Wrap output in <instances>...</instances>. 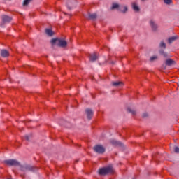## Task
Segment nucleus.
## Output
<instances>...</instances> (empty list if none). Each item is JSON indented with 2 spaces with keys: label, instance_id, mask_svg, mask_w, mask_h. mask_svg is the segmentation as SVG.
<instances>
[{
  "label": "nucleus",
  "instance_id": "24",
  "mask_svg": "<svg viewBox=\"0 0 179 179\" xmlns=\"http://www.w3.org/2000/svg\"><path fill=\"white\" fill-rule=\"evenodd\" d=\"M159 46L161 47V48H166V44L163 41L160 43Z\"/></svg>",
  "mask_w": 179,
  "mask_h": 179
},
{
  "label": "nucleus",
  "instance_id": "17",
  "mask_svg": "<svg viewBox=\"0 0 179 179\" xmlns=\"http://www.w3.org/2000/svg\"><path fill=\"white\" fill-rule=\"evenodd\" d=\"M114 9H120V5L115 3H113L112 4V7L110 8V10H114Z\"/></svg>",
  "mask_w": 179,
  "mask_h": 179
},
{
  "label": "nucleus",
  "instance_id": "23",
  "mask_svg": "<svg viewBox=\"0 0 179 179\" xmlns=\"http://www.w3.org/2000/svg\"><path fill=\"white\" fill-rule=\"evenodd\" d=\"M164 3H166V5H170L171 2H173V0H164Z\"/></svg>",
  "mask_w": 179,
  "mask_h": 179
},
{
  "label": "nucleus",
  "instance_id": "27",
  "mask_svg": "<svg viewBox=\"0 0 179 179\" xmlns=\"http://www.w3.org/2000/svg\"><path fill=\"white\" fill-rule=\"evenodd\" d=\"M29 136H25V139H26V141H29Z\"/></svg>",
  "mask_w": 179,
  "mask_h": 179
},
{
  "label": "nucleus",
  "instance_id": "5",
  "mask_svg": "<svg viewBox=\"0 0 179 179\" xmlns=\"http://www.w3.org/2000/svg\"><path fill=\"white\" fill-rule=\"evenodd\" d=\"M12 17H10L8 15H2V21L3 23H10L12 22Z\"/></svg>",
  "mask_w": 179,
  "mask_h": 179
},
{
  "label": "nucleus",
  "instance_id": "18",
  "mask_svg": "<svg viewBox=\"0 0 179 179\" xmlns=\"http://www.w3.org/2000/svg\"><path fill=\"white\" fill-rule=\"evenodd\" d=\"M151 29L155 31L156 29H157V26L156 25V23H151L150 24Z\"/></svg>",
  "mask_w": 179,
  "mask_h": 179
},
{
  "label": "nucleus",
  "instance_id": "3",
  "mask_svg": "<svg viewBox=\"0 0 179 179\" xmlns=\"http://www.w3.org/2000/svg\"><path fill=\"white\" fill-rule=\"evenodd\" d=\"M4 164L7 166H20V163L16 159H8L4 161Z\"/></svg>",
  "mask_w": 179,
  "mask_h": 179
},
{
  "label": "nucleus",
  "instance_id": "9",
  "mask_svg": "<svg viewBox=\"0 0 179 179\" xmlns=\"http://www.w3.org/2000/svg\"><path fill=\"white\" fill-rule=\"evenodd\" d=\"M166 65H167L168 66H171L173 65H174L175 62L174 60L171 59H167L165 62Z\"/></svg>",
  "mask_w": 179,
  "mask_h": 179
},
{
  "label": "nucleus",
  "instance_id": "16",
  "mask_svg": "<svg viewBox=\"0 0 179 179\" xmlns=\"http://www.w3.org/2000/svg\"><path fill=\"white\" fill-rule=\"evenodd\" d=\"M178 38V36H171L168 39L169 44H171V43H173V41H176Z\"/></svg>",
  "mask_w": 179,
  "mask_h": 179
},
{
  "label": "nucleus",
  "instance_id": "26",
  "mask_svg": "<svg viewBox=\"0 0 179 179\" xmlns=\"http://www.w3.org/2000/svg\"><path fill=\"white\" fill-rule=\"evenodd\" d=\"M174 150H175L176 153H179V148L178 147H175Z\"/></svg>",
  "mask_w": 179,
  "mask_h": 179
},
{
  "label": "nucleus",
  "instance_id": "6",
  "mask_svg": "<svg viewBox=\"0 0 179 179\" xmlns=\"http://www.w3.org/2000/svg\"><path fill=\"white\" fill-rule=\"evenodd\" d=\"M112 85L115 86V87H122V86H124V83L121 81H113L112 82Z\"/></svg>",
  "mask_w": 179,
  "mask_h": 179
},
{
  "label": "nucleus",
  "instance_id": "13",
  "mask_svg": "<svg viewBox=\"0 0 179 179\" xmlns=\"http://www.w3.org/2000/svg\"><path fill=\"white\" fill-rule=\"evenodd\" d=\"M132 8L134 12H139L141 10V8H139V6H138V4L136 3H132Z\"/></svg>",
  "mask_w": 179,
  "mask_h": 179
},
{
  "label": "nucleus",
  "instance_id": "20",
  "mask_svg": "<svg viewBox=\"0 0 179 179\" xmlns=\"http://www.w3.org/2000/svg\"><path fill=\"white\" fill-rule=\"evenodd\" d=\"M30 2H31V0H24L23 6H27Z\"/></svg>",
  "mask_w": 179,
  "mask_h": 179
},
{
  "label": "nucleus",
  "instance_id": "2",
  "mask_svg": "<svg viewBox=\"0 0 179 179\" xmlns=\"http://www.w3.org/2000/svg\"><path fill=\"white\" fill-rule=\"evenodd\" d=\"M52 44H57V45H59V47H66V45L68 44L65 40L64 39H58L55 38L51 41Z\"/></svg>",
  "mask_w": 179,
  "mask_h": 179
},
{
  "label": "nucleus",
  "instance_id": "14",
  "mask_svg": "<svg viewBox=\"0 0 179 179\" xmlns=\"http://www.w3.org/2000/svg\"><path fill=\"white\" fill-rule=\"evenodd\" d=\"M22 171H26L27 170H30L31 171H34L33 166H22Z\"/></svg>",
  "mask_w": 179,
  "mask_h": 179
},
{
  "label": "nucleus",
  "instance_id": "19",
  "mask_svg": "<svg viewBox=\"0 0 179 179\" xmlns=\"http://www.w3.org/2000/svg\"><path fill=\"white\" fill-rule=\"evenodd\" d=\"M159 53L161 54V55H163V57H164L165 58H167V57H169V55H167V53L163 50H160Z\"/></svg>",
  "mask_w": 179,
  "mask_h": 179
},
{
  "label": "nucleus",
  "instance_id": "30",
  "mask_svg": "<svg viewBox=\"0 0 179 179\" xmlns=\"http://www.w3.org/2000/svg\"><path fill=\"white\" fill-rule=\"evenodd\" d=\"M141 1H145V0H141Z\"/></svg>",
  "mask_w": 179,
  "mask_h": 179
},
{
  "label": "nucleus",
  "instance_id": "21",
  "mask_svg": "<svg viewBox=\"0 0 179 179\" xmlns=\"http://www.w3.org/2000/svg\"><path fill=\"white\" fill-rule=\"evenodd\" d=\"M110 142L113 145H121V143H120V141H117L115 140H111Z\"/></svg>",
  "mask_w": 179,
  "mask_h": 179
},
{
  "label": "nucleus",
  "instance_id": "1",
  "mask_svg": "<svg viewBox=\"0 0 179 179\" xmlns=\"http://www.w3.org/2000/svg\"><path fill=\"white\" fill-rule=\"evenodd\" d=\"M111 173H113V166H111L101 168L99 170V176H107V174H111Z\"/></svg>",
  "mask_w": 179,
  "mask_h": 179
},
{
  "label": "nucleus",
  "instance_id": "8",
  "mask_svg": "<svg viewBox=\"0 0 179 179\" xmlns=\"http://www.w3.org/2000/svg\"><path fill=\"white\" fill-rule=\"evenodd\" d=\"M97 58V53H93L90 55V61H91V62H94Z\"/></svg>",
  "mask_w": 179,
  "mask_h": 179
},
{
  "label": "nucleus",
  "instance_id": "10",
  "mask_svg": "<svg viewBox=\"0 0 179 179\" xmlns=\"http://www.w3.org/2000/svg\"><path fill=\"white\" fill-rule=\"evenodd\" d=\"M118 10H120V12H121L122 13H127V12H128V7H127V6H120L118 8Z\"/></svg>",
  "mask_w": 179,
  "mask_h": 179
},
{
  "label": "nucleus",
  "instance_id": "4",
  "mask_svg": "<svg viewBox=\"0 0 179 179\" xmlns=\"http://www.w3.org/2000/svg\"><path fill=\"white\" fill-rule=\"evenodd\" d=\"M94 152H96V153H104V152H106V148H104V147H103V145H96L95 147H94Z\"/></svg>",
  "mask_w": 179,
  "mask_h": 179
},
{
  "label": "nucleus",
  "instance_id": "25",
  "mask_svg": "<svg viewBox=\"0 0 179 179\" xmlns=\"http://www.w3.org/2000/svg\"><path fill=\"white\" fill-rule=\"evenodd\" d=\"M127 111L129 112V113H131V114H133V115H135V114H136V113H135V110H132V109H131V108H127Z\"/></svg>",
  "mask_w": 179,
  "mask_h": 179
},
{
  "label": "nucleus",
  "instance_id": "15",
  "mask_svg": "<svg viewBox=\"0 0 179 179\" xmlns=\"http://www.w3.org/2000/svg\"><path fill=\"white\" fill-rule=\"evenodd\" d=\"M45 31V33H46V34H47L48 36H54V32H53L52 30L51 29H50V28H47Z\"/></svg>",
  "mask_w": 179,
  "mask_h": 179
},
{
  "label": "nucleus",
  "instance_id": "11",
  "mask_svg": "<svg viewBox=\"0 0 179 179\" xmlns=\"http://www.w3.org/2000/svg\"><path fill=\"white\" fill-rule=\"evenodd\" d=\"M1 55L3 58H6L9 55V52L6 50H1Z\"/></svg>",
  "mask_w": 179,
  "mask_h": 179
},
{
  "label": "nucleus",
  "instance_id": "7",
  "mask_svg": "<svg viewBox=\"0 0 179 179\" xmlns=\"http://www.w3.org/2000/svg\"><path fill=\"white\" fill-rule=\"evenodd\" d=\"M85 113L88 120H92V117H93V110L91 109H86Z\"/></svg>",
  "mask_w": 179,
  "mask_h": 179
},
{
  "label": "nucleus",
  "instance_id": "28",
  "mask_svg": "<svg viewBox=\"0 0 179 179\" xmlns=\"http://www.w3.org/2000/svg\"><path fill=\"white\" fill-rule=\"evenodd\" d=\"M67 8H68V10H71L72 9V8L70 7V6H67Z\"/></svg>",
  "mask_w": 179,
  "mask_h": 179
},
{
  "label": "nucleus",
  "instance_id": "12",
  "mask_svg": "<svg viewBox=\"0 0 179 179\" xmlns=\"http://www.w3.org/2000/svg\"><path fill=\"white\" fill-rule=\"evenodd\" d=\"M88 17H89V19H90L91 20L94 21L97 19V13H93V14L89 13Z\"/></svg>",
  "mask_w": 179,
  "mask_h": 179
},
{
  "label": "nucleus",
  "instance_id": "22",
  "mask_svg": "<svg viewBox=\"0 0 179 179\" xmlns=\"http://www.w3.org/2000/svg\"><path fill=\"white\" fill-rule=\"evenodd\" d=\"M150 59L151 62L156 61V59H157V56L156 55L152 56Z\"/></svg>",
  "mask_w": 179,
  "mask_h": 179
},
{
  "label": "nucleus",
  "instance_id": "29",
  "mask_svg": "<svg viewBox=\"0 0 179 179\" xmlns=\"http://www.w3.org/2000/svg\"><path fill=\"white\" fill-rule=\"evenodd\" d=\"M150 23H155V21L153 20H150Z\"/></svg>",
  "mask_w": 179,
  "mask_h": 179
}]
</instances>
